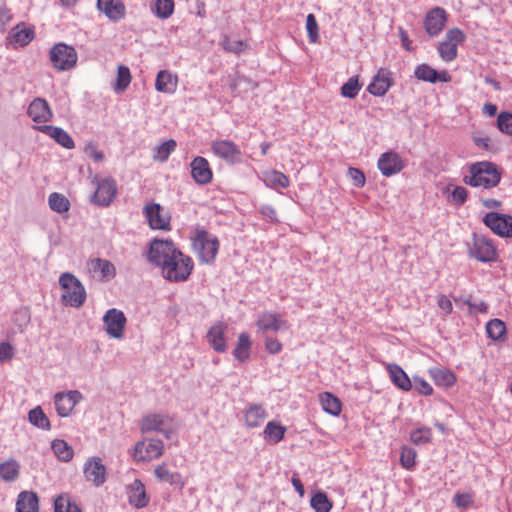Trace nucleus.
I'll use <instances>...</instances> for the list:
<instances>
[{"label": "nucleus", "mask_w": 512, "mask_h": 512, "mask_svg": "<svg viewBox=\"0 0 512 512\" xmlns=\"http://www.w3.org/2000/svg\"><path fill=\"white\" fill-rule=\"evenodd\" d=\"M437 305L445 315H449L453 311V304L446 295H440L437 299Z\"/></svg>", "instance_id": "obj_61"}, {"label": "nucleus", "mask_w": 512, "mask_h": 512, "mask_svg": "<svg viewBox=\"0 0 512 512\" xmlns=\"http://www.w3.org/2000/svg\"><path fill=\"white\" fill-rule=\"evenodd\" d=\"M177 251L178 249L171 240L154 239L150 243L148 260L162 269Z\"/></svg>", "instance_id": "obj_8"}, {"label": "nucleus", "mask_w": 512, "mask_h": 512, "mask_svg": "<svg viewBox=\"0 0 512 512\" xmlns=\"http://www.w3.org/2000/svg\"><path fill=\"white\" fill-rule=\"evenodd\" d=\"M89 268L93 273L99 274L101 279H110L116 274L114 265L110 261L100 258L91 260Z\"/></svg>", "instance_id": "obj_39"}, {"label": "nucleus", "mask_w": 512, "mask_h": 512, "mask_svg": "<svg viewBox=\"0 0 512 512\" xmlns=\"http://www.w3.org/2000/svg\"><path fill=\"white\" fill-rule=\"evenodd\" d=\"M410 440L415 445H424L432 440V430L429 427L423 426L414 429L410 433Z\"/></svg>", "instance_id": "obj_51"}, {"label": "nucleus", "mask_w": 512, "mask_h": 512, "mask_svg": "<svg viewBox=\"0 0 512 512\" xmlns=\"http://www.w3.org/2000/svg\"><path fill=\"white\" fill-rule=\"evenodd\" d=\"M310 504L315 512H330L332 502L324 492H317L311 497Z\"/></svg>", "instance_id": "obj_50"}, {"label": "nucleus", "mask_w": 512, "mask_h": 512, "mask_svg": "<svg viewBox=\"0 0 512 512\" xmlns=\"http://www.w3.org/2000/svg\"><path fill=\"white\" fill-rule=\"evenodd\" d=\"M267 416L268 414L263 405L249 404L244 411L245 425L248 428H257L264 422Z\"/></svg>", "instance_id": "obj_27"}, {"label": "nucleus", "mask_w": 512, "mask_h": 512, "mask_svg": "<svg viewBox=\"0 0 512 512\" xmlns=\"http://www.w3.org/2000/svg\"><path fill=\"white\" fill-rule=\"evenodd\" d=\"M172 421V418L168 415L152 413L142 418L140 428L143 433L156 431L169 438L172 433Z\"/></svg>", "instance_id": "obj_14"}, {"label": "nucleus", "mask_w": 512, "mask_h": 512, "mask_svg": "<svg viewBox=\"0 0 512 512\" xmlns=\"http://www.w3.org/2000/svg\"><path fill=\"white\" fill-rule=\"evenodd\" d=\"M377 168L385 177L400 173L405 168V161L394 151H387L380 155Z\"/></svg>", "instance_id": "obj_16"}, {"label": "nucleus", "mask_w": 512, "mask_h": 512, "mask_svg": "<svg viewBox=\"0 0 512 512\" xmlns=\"http://www.w3.org/2000/svg\"><path fill=\"white\" fill-rule=\"evenodd\" d=\"M429 375L437 386L451 387L456 383V376L449 369L435 367L429 370Z\"/></svg>", "instance_id": "obj_37"}, {"label": "nucleus", "mask_w": 512, "mask_h": 512, "mask_svg": "<svg viewBox=\"0 0 512 512\" xmlns=\"http://www.w3.org/2000/svg\"><path fill=\"white\" fill-rule=\"evenodd\" d=\"M412 387H414L418 393L424 396H430L433 393L432 386L424 378L419 376L413 377Z\"/></svg>", "instance_id": "obj_57"}, {"label": "nucleus", "mask_w": 512, "mask_h": 512, "mask_svg": "<svg viewBox=\"0 0 512 512\" xmlns=\"http://www.w3.org/2000/svg\"><path fill=\"white\" fill-rule=\"evenodd\" d=\"M176 145V141L173 139L165 141L157 148L156 158L160 161H166L170 154L175 150Z\"/></svg>", "instance_id": "obj_56"}, {"label": "nucleus", "mask_w": 512, "mask_h": 512, "mask_svg": "<svg viewBox=\"0 0 512 512\" xmlns=\"http://www.w3.org/2000/svg\"><path fill=\"white\" fill-rule=\"evenodd\" d=\"M13 357V347L7 343H0V362L10 360Z\"/></svg>", "instance_id": "obj_64"}, {"label": "nucleus", "mask_w": 512, "mask_h": 512, "mask_svg": "<svg viewBox=\"0 0 512 512\" xmlns=\"http://www.w3.org/2000/svg\"><path fill=\"white\" fill-rule=\"evenodd\" d=\"M470 255L480 262H493L498 257L493 241L484 236L474 237Z\"/></svg>", "instance_id": "obj_15"}, {"label": "nucleus", "mask_w": 512, "mask_h": 512, "mask_svg": "<svg viewBox=\"0 0 512 512\" xmlns=\"http://www.w3.org/2000/svg\"><path fill=\"white\" fill-rule=\"evenodd\" d=\"M38 130L54 139L59 145L66 149L75 147V143L70 135L60 127L52 125L39 126Z\"/></svg>", "instance_id": "obj_28"}, {"label": "nucleus", "mask_w": 512, "mask_h": 512, "mask_svg": "<svg viewBox=\"0 0 512 512\" xmlns=\"http://www.w3.org/2000/svg\"><path fill=\"white\" fill-rule=\"evenodd\" d=\"M27 114L37 123L48 122L53 116L48 102L43 98H35L29 104Z\"/></svg>", "instance_id": "obj_22"}, {"label": "nucleus", "mask_w": 512, "mask_h": 512, "mask_svg": "<svg viewBox=\"0 0 512 512\" xmlns=\"http://www.w3.org/2000/svg\"><path fill=\"white\" fill-rule=\"evenodd\" d=\"M85 153L87 154V156L92 158L95 162H101L104 159L103 152L99 151L97 149L96 145H94V144H88L85 147Z\"/></svg>", "instance_id": "obj_63"}, {"label": "nucleus", "mask_w": 512, "mask_h": 512, "mask_svg": "<svg viewBox=\"0 0 512 512\" xmlns=\"http://www.w3.org/2000/svg\"><path fill=\"white\" fill-rule=\"evenodd\" d=\"M16 512H39V498L33 491H22L16 501Z\"/></svg>", "instance_id": "obj_31"}, {"label": "nucleus", "mask_w": 512, "mask_h": 512, "mask_svg": "<svg viewBox=\"0 0 512 512\" xmlns=\"http://www.w3.org/2000/svg\"><path fill=\"white\" fill-rule=\"evenodd\" d=\"M244 48H245V44L241 40H234V41L226 40L224 42V49L229 52L238 54V53L242 52L244 50Z\"/></svg>", "instance_id": "obj_62"}, {"label": "nucleus", "mask_w": 512, "mask_h": 512, "mask_svg": "<svg viewBox=\"0 0 512 512\" xmlns=\"http://www.w3.org/2000/svg\"><path fill=\"white\" fill-rule=\"evenodd\" d=\"M191 176L200 185H206L212 181L213 172L207 159L201 156L195 157L191 164Z\"/></svg>", "instance_id": "obj_20"}, {"label": "nucleus", "mask_w": 512, "mask_h": 512, "mask_svg": "<svg viewBox=\"0 0 512 512\" xmlns=\"http://www.w3.org/2000/svg\"><path fill=\"white\" fill-rule=\"evenodd\" d=\"M164 444L159 439H145L135 445L133 458L136 462H150L163 455Z\"/></svg>", "instance_id": "obj_12"}, {"label": "nucleus", "mask_w": 512, "mask_h": 512, "mask_svg": "<svg viewBox=\"0 0 512 512\" xmlns=\"http://www.w3.org/2000/svg\"><path fill=\"white\" fill-rule=\"evenodd\" d=\"M502 178V169L493 162L479 161L472 163L463 182L474 188L491 189L496 187Z\"/></svg>", "instance_id": "obj_1"}, {"label": "nucleus", "mask_w": 512, "mask_h": 512, "mask_svg": "<svg viewBox=\"0 0 512 512\" xmlns=\"http://www.w3.org/2000/svg\"><path fill=\"white\" fill-rule=\"evenodd\" d=\"M319 402L322 409L332 415L339 416L342 411V403L340 399L330 392H323L319 395Z\"/></svg>", "instance_id": "obj_35"}, {"label": "nucleus", "mask_w": 512, "mask_h": 512, "mask_svg": "<svg viewBox=\"0 0 512 512\" xmlns=\"http://www.w3.org/2000/svg\"><path fill=\"white\" fill-rule=\"evenodd\" d=\"M54 512H82L78 505L73 502L69 495H59L54 500Z\"/></svg>", "instance_id": "obj_45"}, {"label": "nucleus", "mask_w": 512, "mask_h": 512, "mask_svg": "<svg viewBox=\"0 0 512 512\" xmlns=\"http://www.w3.org/2000/svg\"><path fill=\"white\" fill-rule=\"evenodd\" d=\"M486 332L489 338L494 341H504L506 339V325L500 319H492L486 324Z\"/></svg>", "instance_id": "obj_42"}, {"label": "nucleus", "mask_w": 512, "mask_h": 512, "mask_svg": "<svg viewBox=\"0 0 512 512\" xmlns=\"http://www.w3.org/2000/svg\"><path fill=\"white\" fill-rule=\"evenodd\" d=\"M473 492H457L453 496V503L457 508L467 509L473 504Z\"/></svg>", "instance_id": "obj_55"}, {"label": "nucleus", "mask_w": 512, "mask_h": 512, "mask_svg": "<svg viewBox=\"0 0 512 512\" xmlns=\"http://www.w3.org/2000/svg\"><path fill=\"white\" fill-rule=\"evenodd\" d=\"M29 422L41 429L49 430L50 429V421L48 417L45 415L40 406L32 409L28 414Z\"/></svg>", "instance_id": "obj_49"}, {"label": "nucleus", "mask_w": 512, "mask_h": 512, "mask_svg": "<svg viewBox=\"0 0 512 512\" xmlns=\"http://www.w3.org/2000/svg\"><path fill=\"white\" fill-rule=\"evenodd\" d=\"M98 9L111 21H119L126 16V7L122 0H98Z\"/></svg>", "instance_id": "obj_24"}, {"label": "nucleus", "mask_w": 512, "mask_h": 512, "mask_svg": "<svg viewBox=\"0 0 512 512\" xmlns=\"http://www.w3.org/2000/svg\"><path fill=\"white\" fill-rule=\"evenodd\" d=\"M20 473L19 462L15 459H9L0 464V477L5 482L15 481Z\"/></svg>", "instance_id": "obj_41"}, {"label": "nucleus", "mask_w": 512, "mask_h": 512, "mask_svg": "<svg viewBox=\"0 0 512 512\" xmlns=\"http://www.w3.org/2000/svg\"><path fill=\"white\" fill-rule=\"evenodd\" d=\"M132 80L130 69L125 65H119L117 69L116 82L114 84V90L116 92L125 91L130 85Z\"/></svg>", "instance_id": "obj_44"}, {"label": "nucleus", "mask_w": 512, "mask_h": 512, "mask_svg": "<svg viewBox=\"0 0 512 512\" xmlns=\"http://www.w3.org/2000/svg\"><path fill=\"white\" fill-rule=\"evenodd\" d=\"M466 39L464 32L459 28H451L447 31L444 39L439 42L437 50L441 59L451 62L457 58L458 46Z\"/></svg>", "instance_id": "obj_6"}, {"label": "nucleus", "mask_w": 512, "mask_h": 512, "mask_svg": "<svg viewBox=\"0 0 512 512\" xmlns=\"http://www.w3.org/2000/svg\"><path fill=\"white\" fill-rule=\"evenodd\" d=\"M51 448L56 457L61 461H70L73 457V449L62 439H56L52 442Z\"/></svg>", "instance_id": "obj_43"}, {"label": "nucleus", "mask_w": 512, "mask_h": 512, "mask_svg": "<svg viewBox=\"0 0 512 512\" xmlns=\"http://www.w3.org/2000/svg\"><path fill=\"white\" fill-rule=\"evenodd\" d=\"M178 76L169 70H160L155 79V89L159 93L172 95L178 87Z\"/></svg>", "instance_id": "obj_23"}, {"label": "nucleus", "mask_w": 512, "mask_h": 512, "mask_svg": "<svg viewBox=\"0 0 512 512\" xmlns=\"http://www.w3.org/2000/svg\"><path fill=\"white\" fill-rule=\"evenodd\" d=\"M143 214L147 219L148 225L153 230H171V216L158 203H150L144 206Z\"/></svg>", "instance_id": "obj_11"}, {"label": "nucleus", "mask_w": 512, "mask_h": 512, "mask_svg": "<svg viewBox=\"0 0 512 512\" xmlns=\"http://www.w3.org/2000/svg\"><path fill=\"white\" fill-rule=\"evenodd\" d=\"M85 478L95 486L102 485L106 480V468L100 458H91L84 465Z\"/></svg>", "instance_id": "obj_21"}, {"label": "nucleus", "mask_w": 512, "mask_h": 512, "mask_svg": "<svg viewBox=\"0 0 512 512\" xmlns=\"http://www.w3.org/2000/svg\"><path fill=\"white\" fill-rule=\"evenodd\" d=\"M174 8L173 0H155L152 11L158 18L167 19L173 14Z\"/></svg>", "instance_id": "obj_48"}, {"label": "nucleus", "mask_w": 512, "mask_h": 512, "mask_svg": "<svg viewBox=\"0 0 512 512\" xmlns=\"http://www.w3.org/2000/svg\"><path fill=\"white\" fill-rule=\"evenodd\" d=\"M49 207L57 213H65L70 208L69 200L60 193L54 192L48 198Z\"/></svg>", "instance_id": "obj_47"}, {"label": "nucleus", "mask_w": 512, "mask_h": 512, "mask_svg": "<svg viewBox=\"0 0 512 512\" xmlns=\"http://www.w3.org/2000/svg\"><path fill=\"white\" fill-rule=\"evenodd\" d=\"M482 222L495 235L502 238H512V215L498 212H488Z\"/></svg>", "instance_id": "obj_10"}, {"label": "nucleus", "mask_w": 512, "mask_h": 512, "mask_svg": "<svg viewBox=\"0 0 512 512\" xmlns=\"http://www.w3.org/2000/svg\"><path fill=\"white\" fill-rule=\"evenodd\" d=\"M392 85L389 73L384 69H380L374 76L372 82L368 85V92L374 96H383Z\"/></svg>", "instance_id": "obj_30"}, {"label": "nucleus", "mask_w": 512, "mask_h": 512, "mask_svg": "<svg viewBox=\"0 0 512 512\" xmlns=\"http://www.w3.org/2000/svg\"><path fill=\"white\" fill-rule=\"evenodd\" d=\"M286 431L287 428L280 422L272 420L266 424L262 434L267 443L277 444L284 439Z\"/></svg>", "instance_id": "obj_34"}, {"label": "nucleus", "mask_w": 512, "mask_h": 512, "mask_svg": "<svg viewBox=\"0 0 512 512\" xmlns=\"http://www.w3.org/2000/svg\"><path fill=\"white\" fill-rule=\"evenodd\" d=\"M251 346L252 342L250 335L246 332L240 333L236 346L233 350L234 358L240 363H246L250 358Z\"/></svg>", "instance_id": "obj_33"}, {"label": "nucleus", "mask_w": 512, "mask_h": 512, "mask_svg": "<svg viewBox=\"0 0 512 512\" xmlns=\"http://www.w3.org/2000/svg\"><path fill=\"white\" fill-rule=\"evenodd\" d=\"M256 326L260 331H279L288 328V322L274 312H263L258 316Z\"/></svg>", "instance_id": "obj_25"}, {"label": "nucleus", "mask_w": 512, "mask_h": 512, "mask_svg": "<svg viewBox=\"0 0 512 512\" xmlns=\"http://www.w3.org/2000/svg\"><path fill=\"white\" fill-rule=\"evenodd\" d=\"M348 174L357 187H363L366 182L364 173L358 168H349Z\"/></svg>", "instance_id": "obj_60"}, {"label": "nucleus", "mask_w": 512, "mask_h": 512, "mask_svg": "<svg viewBox=\"0 0 512 512\" xmlns=\"http://www.w3.org/2000/svg\"><path fill=\"white\" fill-rule=\"evenodd\" d=\"M468 192L463 186H456L451 192V201L462 205L467 200Z\"/></svg>", "instance_id": "obj_58"}, {"label": "nucleus", "mask_w": 512, "mask_h": 512, "mask_svg": "<svg viewBox=\"0 0 512 512\" xmlns=\"http://www.w3.org/2000/svg\"><path fill=\"white\" fill-rule=\"evenodd\" d=\"M65 305L79 308L86 300V291L81 282L71 273L65 272L59 278Z\"/></svg>", "instance_id": "obj_2"}, {"label": "nucleus", "mask_w": 512, "mask_h": 512, "mask_svg": "<svg viewBox=\"0 0 512 512\" xmlns=\"http://www.w3.org/2000/svg\"><path fill=\"white\" fill-rule=\"evenodd\" d=\"M193 248L201 262L212 264L219 250V241L207 231L197 230L193 238Z\"/></svg>", "instance_id": "obj_4"}, {"label": "nucleus", "mask_w": 512, "mask_h": 512, "mask_svg": "<svg viewBox=\"0 0 512 512\" xmlns=\"http://www.w3.org/2000/svg\"><path fill=\"white\" fill-rule=\"evenodd\" d=\"M417 451L409 446L401 447L400 464L401 466L409 471H412L416 466Z\"/></svg>", "instance_id": "obj_46"}, {"label": "nucleus", "mask_w": 512, "mask_h": 512, "mask_svg": "<svg viewBox=\"0 0 512 512\" xmlns=\"http://www.w3.org/2000/svg\"><path fill=\"white\" fill-rule=\"evenodd\" d=\"M227 326L221 322L214 324L207 333V340L213 349L217 352H225L227 350V342L225 338Z\"/></svg>", "instance_id": "obj_26"}, {"label": "nucleus", "mask_w": 512, "mask_h": 512, "mask_svg": "<svg viewBox=\"0 0 512 512\" xmlns=\"http://www.w3.org/2000/svg\"><path fill=\"white\" fill-rule=\"evenodd\" d=\"M81 399L82 394L77 390L56 393L54 396V404L57 414L61 417L69 416Z\"/></svg>", "instance_id": "obj_18"}, {"label": "nucleus", "mask_w": 512, "mask_h": 512, "mask_svg": "<svg viewBox=\"0 0 512 512\" xmlns=\"http://www.w3.org/2000/svg\"><path fill=\"white\" fill-rule=\"evenodd\" d=\"M211 151L217 158L229 165L240 163L243 153L240 147L232 140L216 139L211 142Z\"/></svg>", "instance_id": "obj_7"}, {"label": "nucleus", "mask_w": 512, "mask_h": 512, "mask_svg": "<svg viewBox=\"0 0 512 512\" xmlns=\"http://www.w3.org/2000/svg\"><path fill=\"white\" fill-rule=\"evenodd\" d=\"M34 30L26 26H16L9 34L10 42L15 46H26L34 39Z\"/></svg>", "instance_id": "obj_36"}, {"label": "nucleus", "mask_w": 512, "mask_h": 512, "mask_svg": "<svg viewBox=\"0 0 512 512\" xmlns=\"http://www.w3.org/2000/svg\"><path fill=\"white\" fill-rule=\"evenodd\" d=\"M361 90L358 76H353L348 79L341 87V95L350 99L355 98Z\"/></svg>", "instance_id": "obj_52"}, {"label": "nucleus", "mask_w": 512, "mask_h": 512, "mask_svg": "<svg viewBox=\"0 0 512 512\" xmlns=\"http://www.w3.org/2000/svg\"><path fill=\"white\" fill-rule=\"evenodd\" d=\"M264 183L271 189L287 188L290 186L288 176L278 170H269L263 173Z\"/></svg>", "instance_id": "obj_38"}, {"label": "nucleus", "mask_w": 512, "mask_h": 512, "mask_svg": "<svg viewBox=\"0 0 512 512\" xmlns=\"http://www.w3.org/2000/svg\"><path fill=\"white\" fill-rule=\"evenodd\" d=\"M49 55L52 66L58 71L74 68L78 59L76 50L64 43L55 44L50 49Z\"/></svg>", "instance_id": "obj_5"}, {"label": "nucleus", "mask_w": 512, "mask_h": 512, "mask_svg": "<svg viewBox=\"0 0 512 512\" xmlns=\"http://www.w3.org/2000/svg\"><path fill=\"white\" fill-rule=\"evenodd\" d=\"M265 349L270 354H278L282 350V343L274 337H266Z\"/></svg>", "instance_id": "obj_59"}, {"label": "nucleus", "mask_w": 512, "mask_h": 512, "mask_svg": "<svg viewBox=\"0 0 512 512\" xmlns=\"http://www.w3.org/2000/svg\"><path fill=\"white\" fill-rule=\"evenodd\" d=\"M194 264L191 257L184 255L180 250L162 268L165 279L172 282L185 281L191 274Z\"/></svg>", "instance_id": "obj_3"}, {"label": "nucleus", "mask_w": 512, "mask_h": 512, "mask_svg": "<svg viewBox=\"0 0 512 512\" xmlns=\"http://www.w3.org/2000/svg\"><path fill=\"white\" fill-rule=\"evenodd\" d=\"M387 371L392 383L399 389L403 391H410L412 389V380L399 365L388 364Z\"/></svg>", "instance_id": "obj_32"}, {"label": "nucleus", "mask_w": 512, "mask_h": 512, "mask_svg": "<svg viewBox=\"0 0 512 512\" xmlns=\"http://www.w3.org/2000/svg\"><path fill=\"white\" fill-rule=\"evenodd\" d=\"M127 493L129 503L136 508H143L149 502L145 486L138 479L134 480L133 483L129 485Z\"/></svg>", "instance_id": "obj_29"}, {"label": "nucleus", "mask_w": 512, "mask_h": 512, "mask_svg": "<svg viewBox=\"0 0 512 512\" xmlns=\"http://www.w3.org/2000/svg\"><path fill=\"white\" fill-rule=\"evenodd\" d=\"M154 475L160 482L170 485H182L180 473L171 471L164 463L155 467Z\"/></svg>", "instance_id": "obj_40"}, {"label": "nucleus", "mask_w": 512, "mask_h": 512, "mask_svg": "<svg viewBox=\"0 0 512 512\" xmlns=\"http://www.w3.org/2000/svg\"><path fill=\"white\" fill-rule=\"evenodd\" d=\"M306 29L311 43H316L319 38V27L313 14H308L306 18Z\"/></svg>", "instance_id": "obj_54"}, {"label": "nucleus", "mask_w": 512, "mask_h": 512, "mask_svg": "<svg viewBox=\"0 0 512 512\" xmlns=\"http://www.w3.org/2000/svg\"><path fill=\"white\" fill-rule=\"evenodd\" d=\"M448 14L441 7L430 9L424 18V28L430 37L438 36L447 23Z\"/></svg>", "instance_id": "obj_17"}, {"label": "nucleus", "mask_w": 512, "mask_h": 512, "mask_svg": "<svg viewBox=\"0 0 512 512\" xmlns=\"http://www.w3.org/2000/svg\"><path fill=\"white\" fill-rule=\"evenodd\" d=\"M414 76L420 81H425L429 83H448L452 80V77L448 71H437L426 63L419 64L415 67Z\"/></svg>", "instance_id": "obj_19"}, {"label": "nucleus", "mask_w": 512, "mask_h": 512, "mask_svg": "<svg viewBox=\"0 0 512 512\" xmlns=\"http://www.w3.org/2000/svg\"><path fill=\"white\" fill-rule=\"evenodd\" d=\"M497 127L502 133L512 136V113H499L497 116Z\"/></svg>", "instance_id": "obj_53"}, {"label": "nucleus", "mask_w": 512, "mask_h": 512, "mask_svg": "<svg viewBox=\"0 0 512 512\" xmlns=\"http://www.w3.org/2000/svg\"><path fill=\"white\" fill-rule=\"evenodd\" d=\"M93 184L96 185V190L91 198V201L99 206H108L117 195L116 181L111 177L93 178Z\"/></svg>", "instance_id": "obj_9"}, {"label": "nucleus", "mask_w": 512, "mask_h": 512, "mask_svg": "<svg viewBox=\"0 0 512 512\" xmlns=\"http://www.w3.org/2000/svg\"><path fill=\"white\" fill-rule=\"evenodd\" d=\"M127 319L125 314L116 308L106 311L103 316L104 329L108 336L114 339H122L126 327Z\"/></svg>", "instance_id": "obj_13"}]
</instances>
